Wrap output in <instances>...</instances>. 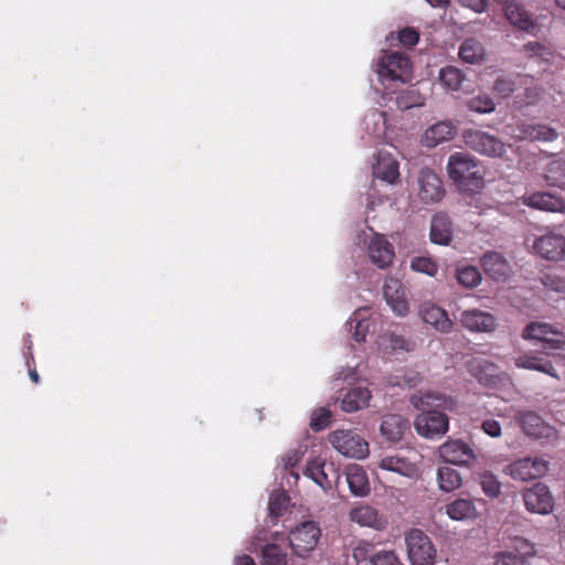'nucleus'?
I'll list each match as a JSON object with an SVG mask.
<instances>
[{
  "instance_id": "nucleus-1",
  "label": "nucleus",
  "mask_w": 565,
  "mask_h": 565,
  "mask_svg": "<svg viewBox=\"0 0 565 565\" xmlns=\"http://www.w3.org/2000/svg\"><path fill=\"white\" fill-rule=\"evenodd\" d=\"M448 175L458 186L469 193H478L484 186L483 172L469 154L457 152L449 157Z\"/></svg>"
},
{
  "instance_id": "nucleus-2",
  "label": "nucleus",
  "mask_w": 565,
  "mask_h": 565,
  "mask_svg": "<svg viewBox=\"0 0 565 565\" xmlns=\"http://www.w3.org/2000/svg\"><path fill=\"white\" fill-rule=\"evenodd\" d=\"M375 72L381 84L391 89L394 83H407L412 78V63L399 52H384L377 60Z\"/></svg>"
},
{
  "instance_id": "nucleus-3",
  "label": "nucleus",
  "mask_w": 565,
  "mask_h": 565,
  "mask_svg": "<svg viewBox=\"0 0 565 565\" xmlns=\"http://www.w3.org/2000/svg\"><path fill=\"white\" fill-rule=\"evenodd\" d=\"M407 557L412 565H435L437 550L430 540L419 529H412L405 534Z\"/></svg>"
},
{
  "instance_id": "nucleus-4",
  "label": "nucleus",
  "mask_w": 565,
  "mask_h": 565,
  "mask_svg": "<svg viewBox=\"0 0 565 565\" xmlns=\"http://www.w3.org/2000/svg\"><path fill=\"white\" fill-rule=\"evenodd\" d=\"M377 467L412 481L418 480L422 475L420 461L414 451H397L383 456L379 460Z\"/></svg>"
},
{
  "instance_id": "nucleus-5",
  "label": "nucleus",
  "mask_w": 565,
  "mask_h": 565,
  "mask_svg": "<svg viewBox=\"0 0 565 565\" xmlns=\"http://www.w3.org/2000/svg\"><path fill=\"white\" fill-rule=\"evenodd\" d=\"M332 447L342 456L353 459H364L369 456V443L351 429H338L328 435Z\"/></svg>"
},
{
  "instance_id": "nucleus-6",
  "label": "nucleus",
  "mask_w": 565,
  "mask_h": 565,
  "mask_svg": "<svg viewBox=\"0 0 565 565\" xmlns=\"http://www.w3.org/2000/svg\"><path fill=\"white\" fill-rule=\"evenodd\" d=\"M359 242L366 245L367 255L373 265L385 269L393 264L395 253L393 245L381 234L374 233L371 228L358 236Z\"/></svg>"
},
{
  "instance_id": "nucleus-7",
  "label": "nucleus",
  "mask_w": 565,
  "mask_h": 565,
  "mask_svg": "<svg viewBox=\"0 0 565 565\" xmlns=\"http://www.w3.org/2000/svg\"><path fill=\"white\" fill-rule=\"evenodd\" d=\"M413 194L422 203L439 202L445 195V189L439 175L429 168H423L413 184Z\"/></svg>"
},
{
  "instance_id": "nucleus-8",
  "label": "nucleus",
  "mask_w": 565,
  "mask_h": 565,
  "mask_svg": "<svg viewBox=\"0 0 565 565\" xmlns=\"http://www.w3.org/2000/svg\"><path fill=\"white\" fill-rule=\"evenodd\" d=\"M536 554L534 544L523 537H512L509 550L493 554V565H531L530 558Z\"/></svg>"
},
{
  "instance_id": "nucleus-9",
  "label": "nucleus",
  "mask_w": 565,
  "mask_h": 565,
  "mask_svg": "<svg viewBox=\"0 0 565 565\" xmlns=\"http://www.w3.org/2000/svg\"><path fill=\"white\" fill-rule=\"evenodd\" d=\"M548 471V461L540 457H526L512 461L503 468V473L513 480L530 481L543 477Z\"/></svg>"
},
{
  "instance_id": "nucleus-10",
  "label": "nucleus",
  "mask_w": 565,
  "mask_h": 565,
  "mask_svg": "<svg viewBox=\"0 0 565 565\" xmlns=\"http://www.w3.org/2000/svg\"><path fill=\"white\" fill-rule=\"evenodd\" d=\"M321 531L313 521H306L296 526L289 535V543L294 553L306 557L311 553L320 539Z\"/></svg>"
},
{
  "instance_id": "nucleus-11",
  "label": "nucleus",
  "mask_w": 565,
  "mask_h": 565,
  "mask_svg": "<svg viewBox=\"0 0 565 565\" xmlns=\"http://www.w3.org/2000/svg\"><path fill=\"white\" fill-rule=\"evenodd\" d=\"M532 252L546 260L562 262L565 259V236L546 231L534 238Z\"/></svg>"
},
{
  "instance_id": "nucleus-12",
  "label": "nucleus",
  "mask_w": 565,
  "mask_h": 565,
  "mask_svg": "<svg viewBox=\"0 0 565 565\" xmlns=\"http://www.w3.org/2000/svg\"><path fill=\"white\" fill-rule=\"evenodd\" d=\"M522 338L546 344V350H564L565 335L546 322H531L522 331Z\"/></svg>"
},
{
  "instance_id": "nucleus-13",
  "label": "nucleus",
  "mask_w": 565,
  "mask_h": 565,
  "mask_svg": "<svg viewBox=\"0 0 565 565\" xmlns=\"http://www.w3.org/2000/svg\"><path fill=\"white\" fill-rule=\"evenodd\" d=\"M438 457L446 463L471 467L477 461L475 450L460 439H449L438 447Z\"/></svg>"
},
{
  "instance_id": "nucleus-14",
  "label": "nucleus",
  "mask_w": 565,
  "mask_h": 565,
  "mask_svg": "<svg viewBox=\"0 0 565 565\" xmlns=\"http://www.w3.org/2000/svg\"><path fill=\"white\" fill-rule=\"evenodd\" d=\"M415 429L425 438H436L448 430V417L437 411H423L415 419Z\"/></svg>"
},
{
  "instance_id": "nucleus-15",
  "label": "nucleus",
  "mask_w": 565,
  "mask_h": 565,
  "mask_svg": "<svg viewBox=\"0 0 565 565\" xmlns=\"http://www.w3.org/2000/svg\"><path fill=\"white\" fill-rule=\"evenodd\" d=\"M525 508L531 513L550 514L554 509V500L550 489L539 482L522 493Z\"/></svg>"
},
{
  "instance_id": "nucleus-16",
  "label": "nucleus",
  "mask_w": 565,
  "mask_h": 565,
  "mask_svg": "<svg viewBox=\"0 0 565 565\" xmlns=\"http://www.w3.org/2000/svg\"><path fill=\"white\" fill-rule=\"evenodd\" d=\"M383 295L387 306L399 317H405L409 312V302L405 286L399 279L390 277L383 286Z\"/></svg>"
},
{
  "instance_id": "nucleus-17",
  "label": "nucleus",
  "mask_w": 565,
  "mask_h": 565,
  "mask_svg": "<svg viewBox=\"0 0 565 565\" xmlns=\"http://www.w3.org/2000/svg\"><path fill=\"white\" fill-rule=\"evenodd\" d=\"M465 140L471 149L488 157H501L505 152L504 143L484 131H469L466 134Z\"/></svg>"
},
{
  "instance_id": "nucleus-18",
  "label": "nucleus",
  "mask_w": 565,
  "mask_h": 565,
  "mask_svg": "<svg viewBox=\"0 0 565 565\" xmlns=\"http://www.w3.org/2000/svg\"><path fill=\"white\" fill-rule=\"evenodd\" d=\"M501 10L512 26L527 33H534L537 30V23L533 14L519 1H508Z\"/></svg>"
},
{
  "instance_id": "nucleus-19",
  "label": "nucleus",
  "mask_w": 565,
  "mask_h": 565,
  "mask_svg": "<svg viewBox=\"0 0 565 565\" xmlns=\"http://www.w3.org/2000/svg\"><path fill=\"white\" fill-rule=\"evenodd\" d=\"M349 519L362 527L382 531L387 525L386 518L374 507L366 503H358L350 509Z\"/></svg>"
},
{
  "instance_id": "nucleus-20",
  "label": "nucleus",
  "mask_w": 565,
  "mask_h": 565,
  "mask_svg": "<svg viewBox=\"0 0 565 565\" xmlns=\"http://www.w3.org/2000/svg\"><path fill=\"white\" fill-rule=\"evenodd\" d=\"M459 321L461 326L471 332H492L497 328V319L493 315L480 309H467L461 312Z\"/></svg>"
},
{
  "instance_id": "nucleus-21",
  "label": "nucleus",
  "mask_w": 565,
  "mask_h": 565,
  "mask_svg": "<svg viewBox=\"0 0 565 565\" xmlns=\"http://www.w3.org/2000/svg\"><path fill=\"white\" fill-rule=\"evenodd\" d=\"M522 203L532 209L565 214V200L550 192H535L521 198Z\"/></svg>"
},
{
  "instance_id": "nucleus-22",
  "label": "nucleus",
  "mask_w": 565,
  "mask_h": 565,
  "mask_svg": "<svg viewBox=\"0 0 565 565\" xmlns=\"http://www.w3.org/2000/svg\"><path fill=\"white\" fill-rule=\"evenodd\" d=\"M513 136L521 140L546 142L557 139L558 132L544 124L520 122L513 129Z\"/></svg>"
},
{
  "instance_id": "nucleus-23",
  "label": "nucleus",
  "mask_w": 565,
  "mask_h": 565,
  "mask_svg": "<svg viewBox=\"0 0 565 565\" xmlns=\"http://www.w3.org/2000/svg\"><path fill=\"white\" fill-rule=\"evenodd\" d=\"M524 433L537 439H554L557 431L554 427L547 425L540 416L534 413H523L518 416Z\"/></svg>"
},
{
  "instance_id": "nucleus-24",
  "label": "nucleus",
  "mask_w": 565,
  "mask_h": 565,
  "mask_svg": "<svg viewBox=\"0 0 565 565\" xmlns=\"http://www.w3.org/2000/svg\"><path fill=\"white\" fill-rule=\"evenodd\" d=\"M419 316L424 322L433 326L439 332L449 333L454 328V322L447 312L434 303H423L419 307Z\"/></svg>"
},
{
  "instance_id": "nucleus-25",
  "label": "nucleus",
  "mask_w": 565,
  "mask_h": 565,
  "mask_svg": "<svg viewBox=\"0 0 565 565\" xmlns=\"http://www.w3.org/2000/svg\"><path fill=\"white\" fill-rule=\"evenodd\" d=\"M372 170L375 178L390 184H393L399 177L398 162L388 152L377 153Z\"/></svg>"
},
{
  "instance_id": "nucleus-26",
  "label": "nucleus",
  "mask_w": 565,
  "mask_h": 565,
  "mask_svg": "<svg viewBox=\"0 0 565 565\" xmlns=\"http://www.w3.org/2000/svg\"><path fill=\"white\" fill-rule=\"evenodd\" d=\"M445 514L452 521H469L478 518L479 512L475 501L466 498H457L444 507Z\"/></svg>"
},
{
  "instance_id": "nucleus-27",
  "label": "nucleus",
  "mask_w": 565,
  "mask_h": 565,
  "mask_svg": "<svg viewBox=\"0 0 565 565\" xmlns=\"http://www.w3.org/2000/svg\"><path fill=\"white\" fill-rule=\"evenodd\" d=\"M347 482L350 492L355 497H366L371 492L369 477L363 467L351 463L345 468Z\"/></svg>"
},
{
  "instance_id": "nucleus-28",
  "label": "nucleus",
  "mask_w": 565,
  "mask_h": 565,
  "mask_svg": "<svg viewBox=\"0 0 565 565\" xmlns=\"http://www.w3.org/2000/svg\"><path fill=\"white\" fill-rule=\"evenodd\" d=\"M457 132L456 127L450 121H439L428 127L422 138L426 147L434 148L439 143L451 140Z\"/></svg>"
},
{
  "instance_id": "nucleus-29",
  "label": "nucleus",
  "mask_w": 565,
  "mask_h": 565,
  "mask_svg": "<svg viewBox=\"0 0 565 565\" xmlns=\"http://www.w3.org/2000/svg\"><path fill=\"white\" fill-rule=\"evenodd\" d=\"M409 428L408 420L397 414H388L383 417L380 426L381 435L391 443L399 441Z\"/></svg>"
},
{
  "instance_id": "nucleus-30",
  "label": "nucleus",
  "mask_w": 565,
  "mask_h": 565,
  "mask_svg": "<svg viewBox=\"0 0 565 565\" xmlns=\"http://www.w3.org/2000/svg\"><path fill=\"white\" fill-rule=\"evenodd\" d=\"M514 362L516 367L519 369L537 371L541 373H545L552 377H557V374L551 361L536 353H521L514 359Z\"/></svg>"
},
{
  "instance_id": "nucleus-31",
  "label": "nucleus",
  "mask_w": 565,
  "mask_h": 565,
  "mask_svg": "<svg viewBox=\"0 0 565 565\" xmlns=\"http://www.w3.org/2000/svg\"><path fill=\"white\" fill-rule=\"evenodd\" d=\"M376 347L382 354H393L399 351H412L414 343L395 333H384L377 338Z\"/></svg>"
},
{
  "instance_id": "nucleus-32",
  "label": "nucleus",
  "mask_w": 565,
  "mask_h": 565,
  "mask_svg": "<svg viewBox=\"0 0 565 565\" xmlns=\"http://www.w3.org/2000/svg\"><path fill=\"white\" fill-rule=\"evenodd\" d=\"M372 394L366 387H354L347 392L341 401V408L347 413L358 412L369 406Z\"/></svg>"
},
{
  "instance_id": "nucleus-33",
  "label": "nucleus",
  "mask_w": 565,
  "mask_h": 565,
  "mask_svg": "<svg viewBox=\"0 0 565 565\" xmlns=\"http://www.w3.org/2000/svg\"><path fill=\"white\" fill-rule=\"evenodd\" d=\"M483 270L494 280L504 279L510 266L508 262L498 253H488L481 259Z\"/></svg>"
},
{
  "instance_id": "nucleus-34",
  "label": "nucleus",
  "mask_w": 565,
  "mask_h": 565,
  "mask_svg": "<svg viewBox=\"0 0 565 565\" xmlns=\"http://www.w3.org/2000/svg\"><path fill=\"white\" fill-rule=\"evenodd\" d=\"M348 324L350 327V332H352V337L356 342H362L365 340V337L371 328V321L369 319V309L360 308L353 312L350 317Z\"/></svg>"
},
{
  "instance_id": "nucleus-35",
  "label": "nucleus",
  "mask_w": 565,
  "mask_h": 565,
  "mask_svg": "<svg viewBox=\"0 0 565 565\" xmlns=\"http://www.w3.org/2000/svg\"><path fill=\"white\" fill-rule=\"evenodd\" d=\"M459 57L469 64L482 63L486 58V50L481 42L476 39H467L459 47Z\"/></svg>"
},
{
  "instance_id": "nucleus-36",
  "label": "nucleus",
  "mask_w": 565,
  "mask_h": 565,
  "mask_svg": "<svg viewBox=\"0 0 565 565\" xmlns=\"http://www.w3.org/2000/svg\"><path fill=\"white\" fill-rule=\"evenodd\" d=\"M452 231L449 218L445 215H436L431 221L430 239L438 245H448Z\"/></svg>"
},
{
  "instance_id": "nucleus-37",
  "label": "nucleus",
  "mask_w": 565,
  "mask_h": 565,
  "mask_svg": "<svg viewBox=\"0 0 565 565\" xmlns=\"http://www.w3.org/2000/svg\"><path fill=\"white\" fill-rule=\"evenodd\" d=\"M326 462L321 458H313L307 463L305 476L310 478L324 491L329 490L332 486L328 473L324 470Z\"/></svg>"
},
{
  "instance_id": "nucleus-38",
  "label": "nucleus",
  "mask_w": 565,
  "mask_h": 565,
  "mask_svg": "<svg viewBox=\"0 0 565 565\" xmlns=\"http://www.w3.org/2000/svg\"><path fill=\"white\" fill-rule=\"evenodd\" d=\"M465 81L466 77L462 72L455 66H446L439 71V82L447 90H461L463 88Z\"/></svg>"
},
{
  "instance_id": "nucleus-39",
  "label": "nucleus",
  "mask_w": 565,
  "mask_h": 565,
  "mask_svg": "<svg viewBox=\"0 0 565 565\" xmlns=\"http://www.w3.org/2000/svg\"><path fill=\"white\" fill-rule=\"evenodd\" d=\"M438 487L444 492H451L462 484L461 475L448 466L439 467L437 470Z\"/></svg>"
},
{
  "instance_id": "nucleus-40",
  "label": "nucleus",
  "mask_w": 565,
  "mask_h": 565,
  "mask_svg": "<svg viewBox=\"0 0 565 565\" xmlns=\"http://www.w3.org/2000/svg\"><path fill=\"white\" fill-rule=\"evenodd\" d=\"M364 127L367 134L375 139L383 138L387 129L386 113L379 110L370 111L364 118Z\"/></svg>"
},
{
  "instance_id": "nucleus-41",
  "label": "nucleus",
  "mask_w": 565,
  "mask_h": 565,
  "mask_svg": "<svg viewBox=\"0 0 565 565\" xmlns=\"http://www.w3.org/2000/svg\"><path fill=\"white\" fill-rule=\"evenodd\" d=\"M544 179L550 185L565 190V161L553 160L550 162Z\"/></svg>"
},
{
  "instance_id": "nucleus-42",
  "label": "nucleus",
  "mask_w": 565,
  "mask_h": 565,
  "mask_svg": "<svg viewBox=\"0 0 565 565\" xmlns=\"http://www.w3.org/2000/svg\"><path fill=\"white\" fill-rule=\"evenodd\" d=\"M376 552L371 542L359 541L352 547V558L356 565H372V558Z\"/></svg>"
},
{
  "instance_id": "nucleus-43",
  "label": "nucleus",
  "mask_w": 565,
  "mask_h": 565,
  "mask_svg": "<svg viewBox=\"0 0 565 565\" xmlns=\"http://www.w3.org/2000/svg\"><path fill=\"white\" fill-rule=\"evenodd\" d=\"M479 484L484 495L490 499H495L501 494L502 483L499 478L490 471H483L479 475Z\"/></svg>"
},
{
  "instance_id": "nucleus-44",
  "label": "nucleus",
  "mask_w": 565,
  "mask_h": 565,
  "mask_svg": "<svg viewBox=\"0 0 565 565\" xmlns=\"http://www.w3.org/2000/svg\"><path fill=\"white\" fill-rule=\"evenodd\" d=\"M469 372L481 383L488 382V375L494 371V365L483 359H472L468 362Z\"/></svg>"
},
{
  "instance_id": "nucleus-45",
  "label": "nucleus",
  "mask_w": 565,
  "mask_h": 565,
  "mask_svg": "<svg viewBox=\"0 0 565 565\" xmlns=\"http://www.w3.org/2000/svg\"><path fill=\"white\" fill-rule=\"evenodd\" d=\"M457 280L466 288H473L481 282V274L473 266H463L457 269Z\"/></svg>"
},
{
  "instance_id": "nucleus-46",
  "label": "nucleus",
  "mask_w": 565,
  "mask_h": 565,
  "mask_svg": "<svg viewBox=\"0 0 565 565\" xmlns=\"http://www.w3.org/2000/svg\"><path fill=\"white\" fill-rule=\"evenodd\" d=\"M409 267L413 271L427 275L429 277L436 276L438 265L434 259L427 256H416L411 259Z\"/></svg>"
},
{
  "instance_id": "nucleus-47",
  "label": "nucleus",
  "mask_w": 565,
  "mask_h": 565,
  "mask_svg": "<svg viewBox=\"0 0 565 565\" xmlns=\"http://www.w3.org/2000/svg\"><path fill=\"white\" fill-rule=\"evenodd\" d=\"M516 86L518 77L514 78L511 76L501 75L497 77L492 89L497 96L501 98H508L513 94Z\"/></svg>"
},
{
  "instance_id": "nucleus-48",
  "label": "nucleus",
  "mask_w": 565,
  "mask_h": 565,
  "mask_svg": "<svg viewBox=\"0 0 565 565\" xmlns=\"http://www.w3.org/2000/svg\"><path fill=\"white\" fill-rule=\"evenodd\" d=\"M263 565H287V555L274 544L263 550Z\"/></svg>"
},
{
  "instance_id": "nucleus-49",
  "label": "nucleus",
  "mask_w": 565,
  "mask_h": 565,
  "mask_svg": "<svg viewBox=\"0 0 565 565\" xmlns=\"http://www.w3.org/2000/svg\"><path fill=\"white\" fill-rule=\"evenodd\" d=\"M289 498L284 491L275 492L270 495L268 511L271 518H278L288 508Z\"/></svg>"
},
{
  "instance_id": "nucleus-50",
  "label": "nucleus",
  "mask_w": 565,
  "mask_h": 565,
  "mask_svg": "<svg viewBox=\"0 0 565 565\" xmlns=\"http://www.w3.org/2000/svg\"><path fill=\"white\" fill-rule=\"evenodd\" d=\"M467 107L479 114H490L494 111L495 104L489 96H475L467 102Z\"/></svg>"
},
{
  "instance_id": "nucleus-51",
  "label": "nucleus",
  "mask_w": 565,
  "mask_h": 565,
  "mask_svg": "<svg viewBox=\"0 0 565 565\" xmlns=\"http://www.w3.org/2000/svg\"><path fill=\"white\" fill-rule=\"evenodd\" d=\"M372 565H404L397 553L393 550H381L372 558Z\"/></svg>"
},
{
  "instance_id": "nucleus-52",
  "label": "nucleus",
  "mask_w": 565,
  "mask_h": 565,
  "mask_svg": "<svg viewBox=\"0 0 565 565\" xmlns=\"http://www.w3.org/2000/svg\"><path fill=\"white\" fill-rule=\"evenodd\" d=\"M331 419V412L327 408H318L313 411L310 419V426L313 430L319 431L324 429Z\"/></svg>"
},
{
  "instance_id": "nucleus-53",
  "label": "nucleus",
  "mask_w": 565,
  "mask_h": 565,
  "mask_svg": "<svg viewBox=\"0 0 565 565\" xmlns=\"http://www.w3.org/2000/svg\"><path fill=\"white\" fill-rule=\"evenodd\" d=\"M542 284L548 290L565 295V276L546 274L542 277Z\"/></svg>"
},
{
  "instance_id": "nucleus-54",
  "label": "nucleus",
  "mask_w": 565,
  "mask_h": 565,
  "mask_svg": "<svg viewBox=\"0 0 565 565\" xmlns=\"http://www.w3.org/2000/svg\"><path fill=\"white\" fill-rule=\"evenodd\" d=\"M523 52L530 57H540L543 61H550V58L553 57V53L537 42H529L525 44Z\"/></svg>"
},
{
  "instance_id": "nucleus-55",
  "label": "nucleus",
  "mask_w": 565,
  "mask_h": 565,
  "mask_svg": "<svg viewBox=\"0 0 565 565\" xmlns=\"http://www.w3.org/2000/svg\"><path fill=\"white\" fill-rule=\"evenodd\" d=\"M397 39L403 46L412 47L418 42L419 34L413 28H404L398 31Z\"/></svg>"
},
{
  "instance_id": "nucleus-56",
  "label": "nucleus",
  "mask_w": 565,
  "mask_h": 565,
  "mask_svg": "<svg viewBox=\"0 0 565 565\" xmlns=\"http://www.w3.org/2000/svg\"><path fill=\"white\" fill-rule=\"evenodd\" d=\"M482 431L491 438H499L502 435L501 424L492 418H487L481 423Z\"/></svg>"
},
{
  "instance_id": "nucleus-57",
  "label": "nucleus",
  "mask_w": 565,
  "mask_h": 565,
  "mask_svg": "<svg viewBox=\"0 0 565 565\" xmlns=\"http://www.w3.org/2000/svg\"><path fill=\"white\" fill-rule=\"evenodd\" d=\"M462 8L469 9L475 13H483L489 7V0H455Z\"/></svg>"
},
{
  "instance_id": "nucleus-58",
  "label": "nucleus",
  "mask_w": 565,
  "mask_h": 565,
  "mask_svg": "<svg viewBox=\"0 0 565 565\" xmlns=\"http://www.w3.org/2000/svg\"><path fill=\"white\" fill-rule=\"evenodd\" d=\"M439 399L440 398L438 396H435L434 394L429 393L424 396L414 395L411 398V402L416 408H425V407L435 406V401H439ZM436 406H440V403H437Z\"/></svg>"
},
{
  "instance_id": "nucleus-59",
  "label": "nucleus",
  "mask_w": 565,
  "mask_h": 565,
  "mask_svg": "<svg viewBox=\"0 0 565 565\" xmlns=\"http://www.w3.org/2000/svg\"><path fill=\"white\" fill-rule=\"evenodd\" d=\"M303 452L300 450H289L281 457V465L285 470L294 468L301 459Z\"/></svg>"
},
{
  "instance_id": "nucleus-60",
  "label": "nucleus",
  "mask_w": 565,
  "mask_h": 565,
  "mask_svg": "<svg viewBox=\"0 0 565 565\" xmlns=\"http://www.w3.org/2000/svg\"><path fill=\"white\" fill-rule=\"evenodd\" d=\"M396 379L397 380L395 382L390 381V385H397V386H403V387H413L419 381L418 374L414 373V372H412L409 375L403 376L402 379H398L396 376Z\"/></svg>"
},
{
  "instance_id": "nucleus-61",
  "label": "nucleus",
  "mask_w": 565,
  "mask_h": 565,
  "mask_svg": "<svg viewBox=\"0 0 565 565\" xmlns=\"http://www.w3.org/2000/svg\"><path fill=\"white\" fill-rule=\"evenodd\" d=\"M354 370L349 367V369H343L341 370L340 372H338L334 377H333V381H339V380H354Z\"/></svg>"
},
{
  "instance_id": "nucleus-62",
  "label": "nucleus",
  "mask_w": 565,
  "mask_h": 565,
  "mask_svg": "<svg viewBox=\"0 0 565 565\" xmlns=\"http://www.w3.org/2000/svg\"><path fill=\"white\" fill-rule=\"evenodd\" d=\"M235 565H255L254 559L248 555L236 556Z\"/></svg>"
},
{
  "instance_id": "nucleus-63",
  "label": "nucleus",
  "mask_w": 565,
  "mask_h": 565,
  "mask_svg": "<svg viewBox=\"0 0 565 565\" xmlns=\"http://www.w3.org/2000/svg\"><path fill=\"white\" fill-rule=\"evenodd\" d=\"M431 7H444L449 0H426Z\"/></svg>"
},
{
  "instance_id": "nucleus-64",
  "label": "nucleus",
  "mask_w": 565,
  "mask_h": 565,
  "mask_svg": "<svg viewBox=\"0 0 565 565\" xmlns=\"http://www.w3.org/2000/svg\"><path fill=\"white\" fill-rule=\"evenodd\" d=\"M29 376L30 379L34 382V383H39L40 381V377H39V374L35 370H30L29 371Z\"/></svg>"
}]
</instances>
